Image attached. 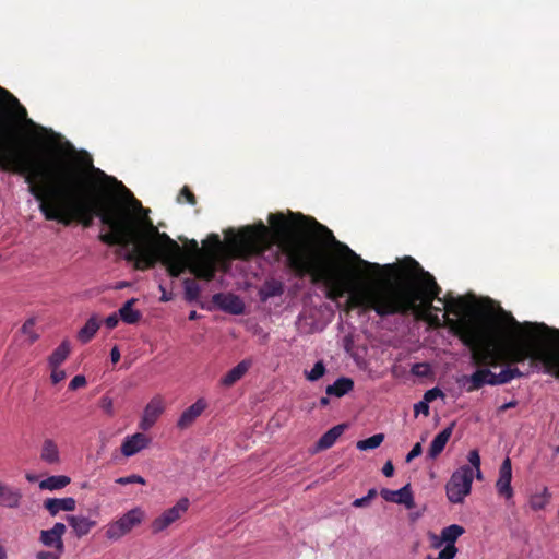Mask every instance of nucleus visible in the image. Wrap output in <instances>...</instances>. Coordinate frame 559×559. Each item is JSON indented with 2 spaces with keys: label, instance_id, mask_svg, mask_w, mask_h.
<instances>
[{
  "label": "nucleus",
  "instance_id": "38",
  "mask_svg": "<svg viewBox=\"0 0 559 559\" xmlns=\"http://www.w3.org/2000/svg\"><path fill=\"white\" fill-rule=\"evenodd\" d=\"M468 462H469V466L472 467V469L476 471V478L477 479H481L483 478V474H481V471H480V455H479V452L477 450H472L469 451L468 453Z\"/></svg>",
  "mask_w": 559,
  "mask_h": 559
},
{
  "label": "nucleus",
  "instance_id": "62",
  "mask_svg": "<svg viewBox=\"0 0 559 559\" xmlns=\"http://www.w3.org/2000/svg\"><path fill=\"white\" fill-rule=\"evenodd\" d=\"M320 404H321L322 406H326V405L329 404V399H328V397H325V396L321 397V399H320Z\"/></svg>",
  "mask_w": 559,
  "mask_h": 559
},
{
  "label": "nucleus",
  "instance_id": "30",
  "mask_svg": "<svg viewBox=\"0 0 559 559\" xmlns=\"http://www.w3.org/2000/svg\"><path fill=\"white\" fill-rule=\"evenodd\" d=\"M438 301L443 305L447 312L455 316L461 314L466 307L462 297H453L449 294L444 298H438Z\"/></svg>",
  "mask_w": 559,
  "mask_h": 559
},
{
  "label": "nucleus",
  "instance_id": "59",
  "mask_svg": "<svg viewBox=\"0 0 559 559\" xmlns=\"http://www.w3.org/2000/svg\"><path fill=\"white\" fill-rule=\"evenodd\" d=\"M376 496H377V490L372 488L368 491L366 497L371 501V499H373Z\"/></svg>",
  "mask_w": 559,
  "mask_h": 559
},
{
  "label": "nucleus",
  "instance_id": "23",
  "mask_svg": "<svg viewBox=\"0 0 559 559\" xmlns=\"http://www.w3.org/2000/svg\"><path fill=\"white\" fill-rule=\"evenodd\" d=\"M345 429H346L345 424H340V425H336V426L332 427L331 429H329L317 441L316 450L323 451V450L330 449L336 442V440L343 435Z\"/></svg>",
  "mask_w": 559,
  "mask_h": 559
},
{
  "label": "nucleus",
  "instance_id": "54",
  "mask_svg": "<svg viewBox=\"0 0 559 559\" xmlns=\"http://www.w3.org/2000/svg\"><path fill=\"white\" fill-rule=\"evenodd\" d=\"M60 556L56 555V552L52 551H39L37 554V559H59Z\"/></svg>",
  "mask_w": 559,
  "mask_h": 559
},
{
  "label": "nucleus",
  "instance_id": "39",
  "mask_svg": "<svg viewBox=\"0 0 559 559\" xmlns=\"http://www.w3.org/2000/svg\"><path fill=\"white\" fill-rule=\"evenodd\" d=\"M417 319H424L426 320L430 326L438 329L443 325L441 319L438 314H431L430 312L427 313H414Z\"/></svg>",
  "mask_w": 559,
  "mask_h": 559
},
{
  "label": "nucleus",
  "instance_id": "17",
  "mask_svg": "<svg viewBox=\"0 0 559 559\" xmlns=\"http://www.w3.org/2000/svg\"><path fill=\"white\" fill-rule=\"evenodd\" d=\"M22 492L20 489L9 486L0 480V507L17 509L21 504Z\"/></svg>",
  "mask_w": 559,
  "mask_h": 559
},
{
  "label": "nucleus",
  "instance_id": "14",
  "mask_svg": "<svg viewBox=\"0 0 559 559\" xmlns=\"http://www.w3.org/2000/svg\"><path fill=\"white\" fill-rule=\"evenodd\" d=\"M207 403L204 399H198L191 406L182 412L177 420V427L185 430L193 425L198 417L205 411Z\"/></svg>",
  "mask_w": 559,
  "mask_h": 559
},
{
  "label": "nucleus",
  "instance_id": "63",
  "mask_svg": "<svg viewBox=\"0 0 559 559\" xmlns=\"http://www.w3.org/2000/svg\"><path fill=\"white\" fill-rule=\"evenodd\" d=\"M384 269H389V270H395L396 266L394 264H386L383 266Z\"/></svg>",
  "mask_w": 559,
  "mask_h": 559
},
{
  "label": "nucleus",
  "instance_id": "26",
  "mask_svg": "<svg viewBox=\"0 0 559 559\" xmlns=\"http://www.w3.org/2000/svg\"><path fill=\"white\" fill-rule=\"evenodd\" d=\"M136 301L135 298H131L119 309V317L124 323L135 324L140 321L142 314L139 310L133 308Z\"/></svg>",
  "mask_w": 559,
  "mask_h": 559
},
{
  "label": "nucleus",
  "instance_id": "22",
  "mask_svg": "<svg viewBox=\"0 0 559 559\" xmlns=\"http://www.w3.org/2000/svg\"><path fill=\"white\" fill-rule=\"evenodd\" d=\"M251 365L252 361L249 359L241 360L221 379V384L226 388L234 385L248 372Z\"/></svg>",
  "mask_w": 559,
  "mask_h": 559
},
{
  "label": "nucleus",
  "instance_id": "37",
  "mask_svg": "<svg viewBox=\"0 0 559 559\" xmlns=\"http://www.w3.org/2000/svg\"><path fill=\"white\" fill-rule=\"evenodd\" d=\"M326 368L322 360L314 364L310 371H305V377L308 381L314 382L325 374Z\"/></svg>",
  "mask_w": 559,
  "mask_h": 559
},
{
  "label": "nucleus",
  "instance_id": "51",
  "mask_svg": "<svg viewBox=\"0 0 559 559\" xmlns=\"http://www.w3.org/2000/svg\"><path fill=\"white\" fill-rule=\"evenodd\" d=\"M119 316L116 313H112L108 316L105 320V324L108 329H115L118 325L119 322Z\"/></svg>",
  "mask_w": 559,
  "mask_h": 559
},
{
  "label": "nucleus",
  "instance_id": "33",
  "mask_svg": "<svg viewBox=\"0 0 559 559\" xmlns=\"http://www.w3.org/2000/svg\"><path fill=\"white\" fill-rule=\"evenodd\" d=\"M0 97L15 109L16 118L26 119L27 111L19 99L8 90L0 86Z\"/></svg>",
  "mask_w": 559,
  "mask_h": 559
},
{
  "label": "nucleus",
  "instance_id": "41",
  "mask_svg": "<svg viewBox=\"0 0 559 559\" xmlns=\"http://www.w3.org/2000/svg\"><path fill=\"white\" fill-rule=\"evenodd\" d=\"M182 199L191 204V205H195L197 204V198L195 195L193 194V192L189 189V187L185 186L181 190H180V193L177 198L178 202H181Z\"/></svg>",
  "mask_w": 559,
  "mask_h": 559
},
{
  "label": "nucleus",
  "instance_id": "47",
  "mask_svg": "<svg viewBox=\"0 0 559 559\" xmlns=\"http://www.w3.org/2000/svg\"><path fill=\"white\" fill-rule=\"evenodd\" d=\"M423 453V447L420 442H417L413 449L407 453L405 457L406 463H411L414 459L418 457Z\"/></svg>",
  "mask_w": 559,
  "mask_h": 559
},
{
  "label": "nucleus",
  "instance_id": "20",
  "mask_svg": "<svg viewBox=\"0 0 559 559\" xmlns=\"http://www.w3.org/2000/svg\"><path fill=\"white\" fill-rule=\"evenodd\" d=\"M76 501L72 497L67 498H48L44 501V508L55 516L60 511H74Z\"/></svg>",
  "mask_w": 559,
  "mask_h": 559
},
{
  "label": "nucleus",
  "instance_id": "35",
  "mask_svg": "<svg viewBox=\"0 0 559 559\" xmlns=\"http://www.w3.org/2000/svg\"><path fill=\"white\" fill-rule=\"evenodd\" d=\"M550 500V493L548 489L545 487L540 493H535L530 499V506L533 510H543Z\"/></svg>",
  "mask_w": 559,
  "mask_h": 559
},
{
  "label": "nucleus",
  "instance_id": "44",
  "mask_svg": "<svg viewBox=\"0 0 559 559\" xmlns=\"http://www.w3.org/2000/svg\"><path fill=\"white\" fill-rule=\"evenodd\" d=\"M35 324V321L34 319H28L27 321L24 322V324L22 325V332L24 334H27L29 336V341L31 343H34L37 338H38V335L36 333L33 332V326Z\"/></svg>",
  "mask_w": 559,
  "mask_h": 559
},
{
  "label": "nucleus",
  "instance_id": "2",
  "mask_svg": "<svg viewBox=\"0 0 559 559\" xmlns=\"http://www.w3.org/2000/svg\"><path fill=\"white\" fill-rule=\"evenodd\" d=\"M269 223L270 228L263 222L242 228L230 240L234 257L250 260L271 251V262L276 263L284 255L286 266L296 276L309 275L312 283H323L328 299L337 302L348 294L344 306L347 313L358 308L362 311L373 310L381 318L406 314L414 307V300L424 295V292H418L417 296H412L400 284L390 281L354 285L347 278L336 275L330 265L325 248L313 239L296 236L295 231L313 228L325 241L334 243L367 270L379 272L382 266L362 260L348 246L337 241L326 226L312 217L293 212L287 216L273 213L269 215Z\"/></svg>",
  "mask_w": 559,
  "mask_h": 559
},
{
  "label": "nucleus",
  "instance_id": "27",
  "mask_svg": "<svg viewBox=\"0 0 559 559\" xmlns=\"http://www.w3.org/2000/svg\"><path fill=\"white\" fill-rule=\"evenodd\" d=\"M40 459L48 464H57L60 461L59 449L51 439H46L41 447Z\"/></svg>",
  "mask_w": 559,
  "mask_h": 559
},
{
  "label": "nucleus",
  "instance_id": "10",
  "mask_svg": "<svg viewBox=\"0 0 559 559\" xmlns=\"http://www.w3.org/2000/svg\"><path fill=\"white\" fill-rule=\"evenodd\" d=\"M190 501L188 498H181L175 506L165 510L160 515L155 518L151 524L153 534H158L174 524L188 511Z\"/></svg>",
  "mask_w": 559,
  "mask_h": 559
},
{
  "label": "nucleus",
  "instance_id": "42",
  "mask_svg": "<svg viewBox=\"0 0 559 559\" xmlns=\"http://www.w3.org/2000/svg\"><path fill=\"white\" fill-rule=\"evenodd\" d=\"M117 484L119 485H129V484H141V485H144L145 484V479L140 476V475H135V474H132V475H129V476H124V477H120L116 480Z\"/></svg>",
  "mask_w": 559,
  "mask_h": 559
},
{
  "label": "nucleus",
  "instance_id": "6",
  "mask_svg": "<svg viewBox=\"0 0 559 559\" xmlns=\"http://www.w3.org/2000/svg\"><path fill=\"white\" fill-rule=\"evenodd\" d=\"M405 262L409 263L412 281L408 286L400 285L412 296H417L418 292H424L421 298L414 300V307L405 316L411 312L427 313L430 312V310L441 311L439 306L432 305L435 299L438 300V298H440L439 294L441 293V287L436 282V278L429 272L425 271L413 258L407 257Z\"/></svg>",
  "mask_w": 559,
  "mask_h": 559
},
{
  "label": "nucleus",
  "instance_id": "19",
  "mask_svg": "<svg viewBox=\"0 0 559 559\" xmlns=\"http://www.w3.org/2000/svg\"><path fill=\"white\" fill-rule=\"evenodd\" d=\"M454 425L455 424L452 423L450 426L444 428L442 431H440L433 438V440L431 441L430 447L428 449V457L429 459L435 460L442 453V451L444 450L447 443L449 442V440L452 436Z\"/></svg>",
  "mask_w": 559,
  "mask_h": 559
},
{
  "label": "nucleus",
  "instance_id": "16",
  "mask_svg": "<svg viewBox=\"0 0 559 559\" xmlns=\"http://www.w3.org/2000/svg\"><path fill=\"white\" fill-rule=\"evenodd\" d=\"M164 411L163 400L160 397L152 399L144 408V413L140 423L142 430L150 429Z\"/></svg>",
  "mask_w": 559,
  "mask_h": 559
},
{
  "label": "nucleus",
  "instance_id": "48",
  "mask_svg": "<svg viewBox=\"0 0 559 559\" xmlns=\"http://www.w3.org/2000/svg\"><path fill=\"white\" fill-rule=\"evenodd\" d=\"M86 384V379L82 374L75 376L69 383L70 390H78Z\"/></svg>",
  "mask_w": 559,
  "mask_h": 559
},
{
  "label": "nucleus",
  "instance_id": "58",
  "mask_svg": "<svg viewBox=\"0 0 559 559\" xmlns=\"http://www.w3.org/2000/svg\"><path fill=\"white\" fill-rule=\"evenodd\" d=\"M229 267H230V263H229V261H227V260L222 261V263H221V270H222L223 272H225V273H226V272H228V271H229Z\"/></svg>",
  "mask_w": 559,
  "mask_h": 559
},
{
  "label": "nucleus",
  "instance_id": "5",
  "mask_svg": "<svg viewBox=\"0 0 559 559\" xmlns=\"http://www.w3.org/2000/svg\"><path fill=\"white\" fill-rule=\"evenodd\" d=\"M12 130L11 121L0 118V170L23 177L29 186V182L43 176V164L38 163L29 150L8 146L7 140Z\"/></svg>",
  "mask_w": 559,
  "mask_h": 559
},
{
  "label": "nucleus",
  "instance_id": "52",
  "mask_svg": "<svg viewBox=\"0 0 559 559\" xmlns=\"http://www.w3.org/2000/svg\"><path fill=\"white\" fill-rule=\"evenodd\" d=\"M188 247L192 251L191 257H198L199 254H205L204 252L201 251V249L199 248L198 241L194 239H192L188 242Z\"/></svg>",
  "mask_w": 559,
  "mask_h": 559
},
{
  "label": "nucleus",
  "instance_id": "11",
  "mask_svg": "<svg viewBox=\"0 0 559 559\" xmlns=\"http://www.w3.org/2000/svg\"><path fill=\"white\" fill-rule=\"evenodd\" d=\"M66 531V525L58 522L50 530H43L40 532L39 540L44 546L55 548L57 550L56 555L61 556L64 551L62 536Z\"/></svg>",
  "mask_w": 559,
  "mask_h": 559
},
{
  "label": "nucleus",
  "instance_id": "46",
  "mask_svg": "<svg viewBox=\"0 0 559 559\" xmlns=\"http://www.w3.org/2000/svg\"><path fill=\"white\" fill-rule=\"evenodd\" d=\"M49 368L51 369L50 379L53 384H57L66 379V377H67L66 372L63 370H59L58 369L59 367H49Z\"/></svg>",
  "mask_w": 559,
  "mask_h": 559
},
{
  "label": "nucleus",
  "instance_id": "61",
  "mask_svg": "<svg viewBox=\"0 0 559 559\" xmlns=\"http://www.w3.org/2000/svg\"><path fill=\"white\" fill-rule=\"evenodd\" d=\"M0 559H7V551L2 546H0Z\"/></svg>",
  "mask_w": 559,
  "mask_h": 559
},
{
  "label": "nucleus",
  "instance_id": "15",
  "mask_svg": "<svg viewBox=\"0 0 559 559\" xmlns=\"http://www.w3.org/2000/svg\"><path fill=\"white\" fill-rule=\"evenodd\" d=\"M150 438L142 432H136L132 436H127L121 444V453L126 457H130L146 449L150 444Z\"/></svg>",
  "mask_w": 559,
  "mask_h": 559
},
{
  "label": "nucleus",
  "instance_id": "8",
  "mask_svg": "<svg viewBox=\"0 0 559 559\" xmlns=\"http://www.w3.org/2000/svg\"><path fill=\"white\" fill-rule=\"evenodd\" d=\"M144 519V510L140 507H135L116 521L109 523L106 526L105 536L110 540H118L129 534L134 527L139 526Z\"/></svg>",
  "mask_w": 559,
  "mask_h": 559
},
{
  "label": "nucleus",
  "instance_id": "28",
  "mask_svg": "<svg viewBox=\"0 0 559 559\" xmlns=\"http://www.w3.org/2000/svg\"><path fill=\"white\" fill-rule=\"evenodd\" d=\"M71 347L69 341L64 340L61 344L52 352L48 358L49 367H59L70 355Z\"/></svg>",
  "mask_w": 559,
  "mask_h": 559
},
{
  "label": "nucleus",
  "instance_id": "32",
  "mask_svg": "<svg viewBox=\"0 0 559 559\" xmlns=\"http://www.w3.org/2000/svg\"><path fill=\"white\" fill-rule=\"evenodd\" d=\"M99 329V322L96 318H90L83 328L78 332V338L81 343H88Z\"/></svg>",
  "mask_w": 559,
  "mask_h": 559
},
{
  "label": "nucleus",
  "instance_id": "12",
  "mask_svg": "<svg viewBox=\"0 0 559 559\" xmlns=\"http://www.w3.org/2000/svg\"><path fill=\"white\" fill-rule=\"evenodd\" d=\"M512 480V466L511 460L506 457L500 465L499 468V477L496 481V489L499 496L504 497L506 499H511L513 497V489L511 487Z\"/></svg>",
  "mask_w": 559,
  "mask_h": 559
},
{
  "label": "nucleus",
  "instance_id": "31",
  "mask_svg": "<svg viewBox=\"0 0 559 559\" xmlns=\"http://www.w3.org/2000/svg\"><path fill=\"white\" fill-rule=\"evenodd\" d=\"M71 481L70 477L66 475L49 476L39 483V488L43 490H58L64 488Z\"/></svg>",
  "mask_w": 559,
  "mask_h": 559
},
{
  "label": "nucleus",
  "instance_id": "60",
  "mask_svg": "<svg viewBox=\"0 0 559 559\" xmlns=\"http://www.w3.org/2000/svg\"><path fill=\"white\" fill-rule=\"evenodd\" d=\"M198 318H199V314L197 311L193 310L189 313V320H197Z\"/></svg>",
  "mask_w": 559,
  "mask_h": 559
},
{
  "label": "nucleus",
  "instance_id": "56",
  "mask_svg": "<svg viewBox=\"0 0 559 559\" xmlns=\"http://www.w3.org/2000/svg\"><path fill=\"white\" fill-rule=\"evenodd\" d=\"M369 502H370V500L365 496V497L355 499L353 502V506L356 508H362V507L368 506Z\"/></svg>",
  "mask_w": 559,
  "mask_h": 559
},
{
  "label": "nucleus",
  "instance_id": "9",
  "mask_svg": "<svg viewBox=\"0 0 559 559\" xmlns=\"http://www.w3.org/2000/svg\"><path fill=\"white\" fill-rule=\"evenodd\" d=\"M188 269L195 278L211 282L215 277L217 271V259L215 253L212 252L191 257Z\"/></svg>",
  "mask_w": 559,
  "mask_h": 559
},
{
  "label": "nucleus",
  "instance_id": "3",
  "mask_svg": "<svg viewBox=\"0 0 559 559\" xmlns=\"http://www.w3.org/2000/svg\"><path fill=\"white\" fill-rule=\"evenodd\" d=\"M444 324L471 349V359L477 369L466 378L467 392H474L489 384L492 377L491 368L501 367L502 364H524L531 358V366L543 361L542 353L533 352L528 347L518 346L502 342L503 321L490 319L486 323L460 322L444 314Z\"/></svg>",
  "mask_w": 559,
  "mask_h": 559
},
{
  "label": "nucleus",
  "instance_id": "40",
  "mask_svg": "<svg viewBox=\"0 0 559 559\" xmlns=\"http://www.w3.org/2000/svg\"><path fill=\"white\" fill-rule=\"evenodd\" d=\"M411 372L417 377H428L431 369L427 362H417L413 365Z\"/></svg>",
  "mask_w": 559,
  "mask_h": 559
},
{
  "label": "nucleus",
  "instance_id": "1",
  "mask_svg": "<svg viewBox=\"0 0 559 559\" xmlns=\"http://www.w3.org/2000/svg\"><path fill=\"white\" fill-rule=\"evenodd\" d=\"M87 165L94 179L69 163L43 167V176L29 182L28 192L39 202L45 219L88 228L97 217L110 229L98 235L99 241L130 248L123 259L135 270L153 269L160 262L171 277H179L187 264L178 242L158 230L148 217L150 210L122 182L95 168L91 159Z\"/></svg>",
  "mask_w": 559,
  "mask_h": 559
},
{
  "label": "nucleus",
  "instance_id": "36",
  "mask_svg": "<svg viewBox=\"0 0 559 559\" xmlns=\"http://www.w3.org/2000/svg\"><path fill=\"white\" fill-rule=\"evenodd\" d=\"M185 297L188 301H194L200 297L201 288L199 284L192 278L183 281Z\"/></svg>",
  "mask_w": 559,
  "mask_h": 559
},
{
  "label": "nucleus",
  "instance_id": "53",
  "mask_svg": "<svg viewBox=\"0 0 559 559\" xmlns=\"http://www.w3.org/2000/svg\"><path fill=\"white\" fill-rule=\"evenodd\" d=\"M382 473L385 477H392L394 475V466L391 461H388L383 467Z\"/></svg>",
  "mask_w": 559,
  "mask_h": 559
},
{
  "label": "nucleus",
  "instance_id": "45",
  "mask_svg": "<svg viewBox=\"0 0 559 559\" xmlns=\"http://www.w3.org/2000/svg\"><path fill=\"white\" fill-rule=\"evenodd\" d=\"M442 396H443V392L439 388H432L425 392L423 400L429 404L430 402L435 401L436 399L442 397Z\"/></svg>",
  "mask_w": 559,
  "mask_h": 559
},
{
  "label": "nucleus",
  "instance_id": "34",
  "mask_svg": "<svg viewBox=\"0 0 559 559\" xmlns=\"http://www.w3.org/2000/svg\"><path fill=\"white\" fill-rule=\"evenodd\" d=\"M384 440L383 433H376L367 439L359 440L356 443V448L360 451L372 450L381 445Z\"/></svg>",
  "mask_w": 559,
  "mask_h": 559
},
{
  "label": "nucleus",
  "instance_id": "18",
  "mask_svg": "<svg viewBox=\"0 0 559 559\" xmlns=\"http://www.w3.org/2000/svg\"><path fill=\"white\" fill-rule=\"evenodd\" d=\"M213 302L219 306L223 310H226L233 314H240L243 311V304L238 296L229 294L224 295L222 293L213 296Z\"/></svg>",
  "mask_w": 559,
  "mask_h": 559
},
{
  "label": "nucleus",
  "instance_id": "29",
  "mask_svg": "<svg viewBox=\"0 0 559 559\" xmlns=\"http://www.w3.org/2000/svg\"><path fill=\"white\" fill-rule=\"evenodd\" d=\"M283 293V283L276 280H270L262 285L260 289V297L261 300L265 301L269 298L281 296Z\"/></svg>",
  "mask_w": 559,
  "mask_h": 559
},
{
  "label": "nucleus",
  "instance_id": "7",
  "mask_svg": "<svg viewBox=\"0 0 559 559\" xmlns=\"http://www.w3.org/2000/svg\"><path fill=\"white\" fill-rule=\"evenodd\" d=\"M474 472L469 465L459 467L445 485L447 497L452 503H462L471 493Z\"/></svg>",
  "mask_w": 559,
  "mask_h": 559
},
{
  "label": "nucleus",
  "instance_id": "50",
  "mask_svg": "<svg viewBox=\"0 0 559 559\" xmlns=\"http://www.w3.org/2000/svg\"><path fill=\"white\" fill-rule=\"evenodd\" d=\"M211 243L213 251L215 252L221 247V239L218 235L211 234L204 245Z\"/></svg>",
  "mask_w": 559,
  "mask_h": 559
},
{
  "label": "nucleus",
  "instance_id": "25",
  "mask_svg": "<svg viewBox=\"0 0 559 559\" xmlns=\"http://www.w3.org/2000/svg\"><path fill=\"white\" fill-rule=\"evenodd\" d=\"M354 389V381L347 377L338 378L333 384L326 386L325 392L330 396L342 397Z\"/></svg>",
  "mask_w": 559,
  "mask_h": 559
},
{
  "label": "nucleus",
  "instance_id": "24",
  "mask_svg": "<svg viewBox=\"0 0 559 559\" xmlns=\"http://www.w3.org/2000/svg\"><path fill=\"white\" fill-rule=\"evenodd\" d=\"M465 530L463 526L457 524H451L442 528L440 533V540L433 543L435 548L441 547L442 544L455 545V542L460 536L464 534Z\"/></svg>",
  "mask_w": 559,
  "mask_h": 559
},
{
  "label": "nucleus",
  "instance_id": "57",
  "mask_svg": "<svg viewBox=\"0 0 559 559\" xmlns=\"http://www.w3.org/2000/svg\"><path fill=\"white\" fill-rule=\"evenodd\" d=\"M516 405H518L516 401H510L508 403H504L498 407V413L501 414V413L508 411L509 408L515 407Z\"/></svg>",
  "mask_w": 559,
  "mask_h": 559
},
{
  "label": "nucleus",
  "instance_id": "49",
  "mask_svg": "<svg viewBox=\"0 0 559 559\" xmlns=\"http://www.w3.org/2000/svg\"><path fill=\"white\" fill-rule=\"evenodd\" d=\"M414 412L416 415L423 413L427 416L429 414V404L423 400L414 405Z\"/></svg>",
  "mask_w": 559,
  "mask_h": 559
},
{
  "label": "nucleus",
  "instance_id": "4",
  "mask_svg": "<svg viewBox=\"0 0 559 559\" xmlns=\"http://www.w3.org/2000/svg\"><path fill=\"white\" fill-rule=\"evenodd\" d=\"M496 319L503 321L506 330L500 332L502 342L528 347L533 352L542 353L545 357L537 366H531V358H527L525 360L527 367L524 371L516 367L518 364H502L504 368L499 373L492 372L489 385L506 384L542 369L559 378V329L549 328L545 323H520L510 312L504 311Z\"/></svg>",
  "mask_w": 559,
  "mask_h": 559
},
{
  "label": "nucleus",
  "instance_id": "43",
  "mask_svg": "<svg viewBox=\"0 0 559 559\" xmlns=\"http://www.w3.org/2000/svg\"><path fill=\"white\" fill-rule=\"evenodd\" d=\"M457 554V548L455 545L445 544L444 548L439 551L440 559H454Z\"/></svg>",
  "mask_w": 559,
  "mask_h": 559
},
{
  "label": "nucleus",
  "instance_id": "64",
  "mask_svg": "<svg viewBox=\"0 0 559 559\" xmlns=\"http://www.w3.org/2000/svg\"><path fill=\"white\" fill-rule=\"evenodd\" d=\"M27 479H28L29 481H33L35 478H34V476L27 475Z\"/></svg>",
  "mask_w": 559,
  "mask_h": 559
},
{
  "label": "nucleus",
  "instance_id": "21",
  "mask_svg": "<svg viewBox=\"0 0 559 559\" xmlns=\"http://www.w3.org/2000/svg\"><path fill=\"white\" fill-rule=\"evenodd\" d=\"M66 520L78 538L87 535L96 525L95 521L84 515H67Z\"/></svg>",
  "mask_w": 559,
  "mask_h": 559
},
{
  "label": "nucleus",
  "instance_id": "13",
  "mask_svg": "<svg viewBox=\"0 0 559 559\" xmlns=\"http://www.w3.org/2000/svg\"><path fill=\"white\" fill-rule=\"evenodd\" d=\"M380 495L388 502L403 504L407 509H413L415 507L411 484H406L399 490H390L384 488L380 491Z\"/></svg>",
  "mask_w": 559,
  "mask_h": 559
},
{
  "label": "nucleus",
  "instance_id": "55",
  "mask_svg": "<svg viewBox=\"0 0 559 559\" xmlns=\"http://www.w3.org/2000/svg\"><path fill=\"white\" fill-rule=\"evenodd\" d=\"M120 350L117 346H114L110 352V359L112 364H117L120 360Z\"/></svg>",
  "mask_w": 559,
  "mask_h": 559
}]
</instances>
